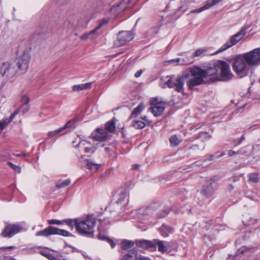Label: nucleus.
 I'll use <instances>...</instances> for the list:
<instances>
[{"label":"nucleus","mask_w":260,"mask_h":260,"mask_svg":"<svg viewBox=\"0 0 260 260\" xmlns=\"http://www.w3.org/2000/svg\"><path fill=\"white\" fill-rule=\"evenodd\" d=\"M260 65V47L237 55L233 59L232 68L240 78L248 76L250 68Z\"/></svg>","instance_id":"nucleus-1"},{"label":"nucleus","mask_w":260,"mask_h":260,"mask_svg":"<svg viewBox=\"0 0 260 260\" xmlns=\"http://www.w3.org/2000/svg\"><path fill=\"white\" fill-rule=\"evenodd\" d=\"M213 71L214 72V70L211 69V68L205 70L197 67L191 68V76L193 78L187 82L188 89H192L196 86L205 84L206 81H205V79H208L209 81L212 83V77H214L212 73Z\"/></svg>","instance_id":"nucleus-2"},{"label":"nucleus","mask_w":260,"mask_h":260,"mask_svg":"<svg viewBox=\"0 0 260 260\" xmlns=\"http://www.w3.org/2000/svg\"><path fill=\"white\" fill-rule=\"evenodd\" d=\"M211 69L214 70L213 71L214 77H212V83L217 81L227 82L231 80L234 75L232 73L230 65L225 61L218 60L214 64Z\"/></svg>","instance_id":"nucleus-3"},{"label":"nucleus","mask_w":260,"mask_h":260,"mask_svg":"<svg viewBox=\"0 0 260 260\" xmlns=\"http://www.w3.org/2000/svg\"><path fill=\"white\" fill-rule=\"evenodd\" d=\"M95 223V220L92 218V216L88 215L84 220L80 221L78 219H75V226L79 234L89 238H93Z\"/></svg>","instance_id":"nucleus-4"},{"label":"nucleus","mask_w":260,"mask_h":260,"mask_svg":"<svg viewBox=\"0 0 260 260\" xmlns=\"http://www.w3.org/2000/svg\"><path fill=\"white\" fill-rule=\"evenodd\" d=\"M191 76V69L182 73V75L179 77H175V76H167L169 78L166 82V85L170 88H174L178 92H183L184 91V84L185 80L189 78Z\"/></svg>","instance_id":"nucleus-5"},{"label":"nucleus","mask_w":260,"mask_h":260,"mask_svg":"<svg viewBox=\"0 0 260 260\" xmlns=\"http://www.w3.org/2000/svg\"><path fill=\"white\" fill-rule=\"evenodd\" d=\"M30 57L28 53H23L17 57L13 63L19 75L25 73L29 67Z\"/></svg>","instance_id":"nucleus-6"},{"label":"nucleus","mask_w":260,"mask_h":260,"mask_svg":"<svg viewBox=\"0 0 260 260\" xmlns=\"http://www.w3.org/2000/svg\"><path fill=\"white\" fill-rule=\"evenodd\" d=\"M246 34V28L245 27H242L240 30L235 35L232 36L230 40L227 41L223 45H222L217 52L219 53L223 52L227 49L235 45L244 38Z\"/></svg>","instance_id":"nucleus-7"},{"label":"nucleus","mask_w":260,"mask_h":260,"mask_svg":"<svg viewBox=\"0 0 260 260\" xmlns=\"http://www.w3.org/2000/svg\"><path fill=\"white\" fill-rule=\"evenodd\" d=\"M52 235H58L64 237L71 236L72 234L64 230L59 229L52 226H49L44 230L36 233L37 236L47 237Z\"/></svg>","instance_id":"nucleus-8"},{"label":"nucleus","mask_w":260,"mask_h":260,"mask_svg":"<svg viewBox=\"0 0 260 260\" xmlns=\"http://www.w3.org/2000/svg\"><path fill=\"white\" fill-rule=\"evenodd\" d=\"M0 74L2 76H6L8 79H12L18 75L17 70L15 68L13 62H4L0 67Z\"/></svg>","instance_id":"nucleus-9"},{"label":"nucleus","mask_w":260,"mask_h":260,"mask_svg":"<svg viewBox=\"0 0 260 260\" xmlns=\"http://www.w3.org/2000/svg\"><path fill=\"white\" fill-rule=\"evenodd\" d=\"M134 38L133 32L131 31H121L117 35V40L114 42V46L119 47L130 42Z\"/></svg>","instance_id":"nucleus-10"},{"label":"nucleus","mask_w":260,"mask_h":260,"mask_svg":"<svg viewBox=\"0 0 260 260\" xmlns=\"http://www.w3.org/2000/svg\"><path fill=\"white\" fill-rule=\"evenodd\" d=\"M22 229V227L19 224H9L5 227L1 234L4 237H11Z\"/></svg>","instance_id":"nucleus-11"},{"label":"nucleus","mask_w":260,"mask_h":260,"mask_svg":"<svg viewBox=\"0 0 260 260\" xmlns=\"http://www.w3.org/2000/svg\"><path fill=\"white\" fill-rule=\"evenodd\" d=\"M82 167L85 168L90 172H95L102 166V164H98L90 159H82L80 161Z\"/></svg>","instance_id":"nucleus-12"},{"label":"nucleus","mask_w":260,"mask_h":260,"mask_svg":"<svg viewBox=\"0 0 260 260\" xmlns=\"http://www.w3.org/2000/svg\"><path fill=\"white\" fill-rule=\"evenodd\" d=\"M91 137L96 141H103L108 137V134L104 129L97 128L91 134Z\"/></svg>","instance_id":"nucleus-13"},{"label":"nucleus","mask_w":260,"mask_h":260,"mask_svg":"<svg viewBox=\"0 0 260 260\" xmlns=\"http://www.w3.org/2000/svg\"><path fill=\"white\" fill-rule=\"evenodd\" d=\"M153 240L150 241L147 240H136L135 245L137 247L144 249L153 248L154 247Z\"/></svg>","instance_id":"nucleus-14"},{"label":"nucleus","mask_w":260,"mask_h":260,"mask_svg":"<svg viewBox=\"0 0 260 260\" xmlns=\"http://www.w3.org/2000/svg\"><path fill=\"white\" fill-rule=\"evenodd\" d=\"M223 0H208L206 1V3L204 6H203L202 7H201L200 8L191 10L190 11V12L191 13L201 12L202 11H203L204 10L208 9L212 6H215V5L218 4V3H220Z\"/></svg>","instance_id":"nucleus-15"},{"label":"nucleus","mask_w":260,"mask_h":260,"mask_svg":"<svg viewBox=\"0 0 260 260\" xmlns=\"http://www.w3.org/2000/svg\"><path fill=\"white\" fill-rule=\"evenodd\" d=\"M223 0H208L206 1V3L204 6H203L202 7H201L200 8L191 10L190 11V12L191 13L201 12L202 11H203L204 10L208 9L212 6H215V5L218 4V3H220Z\"/></svg>","instance_id":"nucleus-16"},{"label":"nucleus","mask_w":260,"mask_h":260,"mask_svg":"<svg viewBox=\"0 0 260 260\" xmlns=\"http://www.w3.org/2000/svg\"><path fill=\"white\" fill-rule=\"evenodd\" d=\"M133 187L132 182L129 181L125 183L123 186H121L117 191H115V193H118L120 195H126L129 193L130 190Z\"/></svg>","instance_id":"nucleus-17"},{"label":"nucleus","mask_w":260,"mask_h":260,"mask_svg":"<svg viewBox=\"0 0 260 260\" xmlns=\"http://www.w3.org/2000/svg\"><path fill=\"white\" fill-rule=\"evenodd\" d=\"M129 2L130 0H123L117 6H113L111 8V11L114 12L117 11V13L122 11L128 7Z\"/></svg>","instance_id":"nucleus-18"},{"label":"nucleus","mask_w":260,"mask_h":260,"mask_svg":"<svg viewBox=\"0 0 260 260\" xmlns=\"http://www.w3.org/2000/svg\"><path fill=\"white\" fill-rule=\"evenodd\" d=\"M138 254L137 250L132 249L124 254L121 260H138Z\"/></svg>","instance_id":"nucleus-19"},{"label":"nucleus","mask_w":260,"mask_h":260,"mask_svg":"<svg viewBox=\"0 0 260 260\" xmlns=\"http://www.w3.org/2000/svg\"><path fill=\"white\" fill-rule=\"evenodd\" d=\"M159 230L161 236L165 237L169 236V235L172 234L173 232L172 228L165 223H163L161 225Z\"/></svg>","instance_id":"nucleus-20"},{"label":"nucleus","mask_w":260,"mask_h":260,"mask_svg":"<svg viewBox=\"0 0 260 260\" xmlns=\"http://www.w3.org/2000/svg\"><path fill=\"white\" fill-rule=\"evenodd\" d=\"M78 119L76 118H73L72 119L68 121V122L62 127V129L64 131L66 129H69V131H71L76 127L77 122Z\"/></svg>","instance_id":"nucleus-21"},{"label":"nucleus","mask_w":260,"mask_h":260,"mask_svg":"<svg viewBox=\"0 0 260 260\" xmlns=\"http://www.w3.org/2000/svg\"><path fill=\"white\" fill-rule=\"evenodd\" d=\"M152 113L155 117H158L164 112L165 107L161 105H156L150 108Z\"/></svg>","instance_id":"nucleus-22"},{"label":"nucleus","mask_w":260,"mask_h":260,"mask_svg":"<svg viewBox=\"0 0 260 260\" xmlns=\"http://www.w3.org/2000/svg\"><path fill=\"white\" fill-rule=\"evenodd\" d=\"M153 242L154 243L153 249H155L156 246H157L158 251L161 253H164L167 251L168 249L167 247L165 246L163 241H159L157 239H154Z\"/></svg>","instance_id":"nucleus-23"},{"label":"nucleus","mask_w":260,"mask_h":260,"mask_svg":"<svg viewBox=\"0 0 260 260\" xmlns=\"http://www.w3.org/2000/svg\"><path fill=\"white\" fill-rule=\"evenodd\" d=\"M144 109V105L143 103H140L138 106L132 111L129 119H132L138 116Z\"/></svg>","instance_id":"nucleus-24"},{"label":"nucleus","mask_w":260,"mask_h":260,"mask_svg":"<svg viewBox=\"0 0 260 260\" xmlns=\"http://www.w3.org/2000/svg\"><path fill=\"white\" fill-rule=\"evenodd\" d=\"M121 248L123 250H127L135 245V240H123L120 243Z\"/></svg>","instance_id":"nucleus-25"},{"label":"nucleus","mask_w":260,"mask_h":260,"mask_svg":"<svg viewBox=\"0 0 260 260\" xmlns=\"http://www.w3.org/2000/svg\"><path fill=\"white\" fill-rule=\"evenodd\" d=\"M91 82H88L85 84L75 85L72 87V90L74 91H79L82 90L88 89L91 88Z\"/></svg>","instance_id":"nucleus-26"},{"label":"nucleus","mask_w":260,"mask_h":260,"mask_svg":"<svg viewBox=\"0 0 260 260\" xmlns=\"http://www.w3.org/2000/svg\"><path fill=\"white\" fill-rule=\"evenodd\" d=\"M212 182L210 183L209 185H204L200 191H198L200 193L203 195H209L212 194L213 192V189L212 187Z\"/></svg>","instance_id":"nucleus-27"},{"label":"nucleus","mask_w":260,"mask_h":260,"mask_svg":"<svg viewBox=\"0 0 260 260\" xmlns=\"http://www.w3.org/2000/svg\"><path fill=\"white\" fill-rule=\"evenodd\" d=\"M116 126L114 121L111 120L105 124V130L110 133L114 132L115 131Z\"/></svg>","instance_id":"nucleus-28"},{"label":"nucleus","mask_w":260,"mask_h":260,"mask_svg":"<svg viewBox=\"0 0 260 260\" xmlns=\"http://www.w3.org/2000/svg\"><path fill=\"white\" fill-rule=\"evenodd\" d=\"M71 184V180L70 179H67L64 180H59L56 184V188L60 189L61 188L69 186Z\"/></svg>","instance_id":"nucleus-29"},{"label":"nucleus","mask_w":260,"mask_h":260,"mask_svg":"<svg viewBox=\"0 0 260 260\" xmlns=\"http://www.w3.org/2000/svg\"><path fill=\"white\" fill-rule=\"evenodd\" d=\"M181 62H180V65H188L193 62V56L192 55L186 56L184 57L181 58Z\"/></svg>","instance_id":"nucleus-30"},{"label":"nucleus","mask_w":260,"mask_h":260,"mask_svg":"<svg viewBox=\"0 0 260 260\" xmlns=\"http://www.w3.org/2000/svg\"><path fill=\"white\" fill-rule=\"evenodd\" d=\"M211 136L207 132H201L199 133L196 136V139H201L202 141H204L207 140H209Z\"/></svg>","instance_id":"nucleus-31"},{"label":"nucleus","mask_w":260,"mask_h":260,"mask_svg":"<svg viewBox=\"0 0 260 260\" xmlns=\"http://www.w3.org/2000/svg\"><path fill=\"white\" fill-rule=\"evenodd\" d=\"M248 180L252 183H257L259 181L258 174L257 173H252L248 175Z\"/></svg>","instance_id":"nucleus-32"},{"label":"nucleus","mask_w":260,"mask_h":260,"mask_svg":"<svg viewBox=\"0 0 260 260\" xmlns=\"http://www.w3.org/2000/svg\"><path fill=\"white\" fill-rule=\"evenodd\" d=\"M146 125V123L141 120H136L133 122V126L136 129H142Z\"/></svg>","instance_id":"nucleus-33"},{"label":"nucleus","mask_w":260,"mask_h":260,"mask_svg":"<svg viewBox=\"0 0 260 260\" xmlns=\"http://www.w3.org/2000/svg\"><path fill=\"white\" fill-rule=\"evenodd\" d=\"M253 247H241L240 248H239L236 253L235 254H234L233 256V260H236V257L240 254H243L245 252V251L246 250H250L251 249H252Z\"/></svg>","instance_id":"nucleus-34"},{"label":"nucleus","mask_w":260,"mask_h":260,"mask_svg":"<svg viewBox=\"0 0 260 260\" xmlns=\"http://www.w3.org/2000/svg\"><path fill=\"white\" fill-rule=\"evenodd\" d=\"M257 221V219H253L251 217L248 218V217H246L245 219L244 220H243V223L244 225L249 226L251 224H254L256 223Z\"/></svg>","instance_id":"nucleus-35"},{"label":"nucleus","mask_w":260,"mask_h":260,"mask_svg":"<svg viewBox=\"0 0 260 260\" xmlns=\"http://www.w3.org/2000/svg\"><path fill=\"white\" fill-rule=\"evenodd\" d=\"M109 20L107 19H103L100 21L99 25L93 30L91 33H95L98 30L100 29L104 25L108 23Z\"/></svg>","instance_id":"nucleus-36"},{"label":"nucleus","mask_w":260,"mask_h":260,"mask_svg":"<svg viewBox=\"0 0 260 260\" xmlns=\"http://www.w3.org/2000/svg\"><path fill=\"white\" fill-rule=\"evenodd\" d=\"M75 219H67L66 220H63L62 223L67 224L68 225V226L71 229V230H73L75 225Z\"/></svg>","instance_id":"nucleus-37"},{"label":"nucleus","mask_w":260,"mask_h":260,"mask_svg":"<svg viewBox=\"0 0 260 260\" xmlns=\"http://www.w3.org/2000/svg\"><path fill=\"white\" fill-rule=\"evenodd\" d=\"M12 121L9 118H5L0 121V130L2 131Z\"/></svg>","instance_id":"nucleus-38"},{"label":"nucleus","mask_w":260,"mask_h":260,"mask_svg":"<svg viewBox=\"0 0 260 260\" xmlns=\"http://www.w3.org/2000/svg\"><path fill=\"white\" fill-rule=\"evenodd\" d=\"M170 142L172 145L176 146L179 144V141L176 135L172 136L170 138Z\"/></svg>","instance_id":"nucleus-39"},{"label":"nucleus","mask_w":260,"mask_h":260,"mask_svg":"<svg viewBox=\"0 0 260 260\" xmlns=\"http://www.w3.org/2000/svg\"><path fill=\"white\" fill-rule=\"evenodd\" d=\"M7 164L9 166H10L12 169H13L16 172L18 173H21V168L18 166L14 165L10 161H8Z\"/></svg>","instance_id":"nucleus-40"},{"label":"nucleus","mask_w":260,"mask_h":260,"mask_svg":"<svg viewBox=\"0 0 260 260\" xmlns=\"http://www.w3.org/2000/svg\"><path fill=\"white\" fill-rule=\"evenodd\" d=\"M62 131H63V130H62V128L60 127V128H58L57 129H56L55 131L49 132L48 134V137L49 138H52L54 136L59 134L60 132H62Z\"/></svg>","instance_id":"nucleus-41"},{"label":"nucleus","mask_w":260,"mask_h":260,"mask_svg":"<svg viewBox=\"0 0 260 260\" xmlns=\"http://www.w3.org/2000/svg\"><path fill=\"white\" fill-rule=\"evenodd\" d=\"M254 236V234L252 233L251 231H248L246 232L244 235L243 236V239L244 241H248L252 238Z\"/></svg>","instance_id":"nucleus-42"},{"label":"nucleus","mask_w":260,"mask_h":260,"mask_svg":"<svg viewBox=\"0 0 260 260\" xmlns=\"http://www.w3.org/2000/svg\"><path fill=\"white\" fill-rule=\"evenodd\" d=\"M19 108L22 114H24L28 111L29 109V106L27 104H22Z\"/></svg>","instance_id":"nucleus-43"},{"label":"nucleus","mask_w":260,"mask_h":260,"mask_svg":"<svg viewBox=\"0 0 260 260\" xmlns=\"http://www.w3.org/2000/svg\"><path fill=\"white\" fill-rule=\"evenodd\" d=\"M48 223L49 224H62V220H59L57 219H50L47 220Z\"/></svg>","instance_id":"nucleus-44"},{"label":"nucleus","mask_w":260,"mask_h":260,"mask_svg":"<svg viewBox=\"0 0 260 260\" xmlns=\"http://www.w3.org/2000/svg\"><path fill=\"white\" fill-rule=\"evenodd\" d=\"M181 62V58H177L175 59H171L168 61V62L169 63H174L176 64H180V62Z\"/></svg>","instance_id":"nucleus-45"},{"label":"nucleus","mask_w":260,"mask_h":260,"mask_svg":"<svg viewBox=\"0 0 260 260\" xmlns=\"http://www.w3.org/2000/svg\"><path fill=\"white\" fill-rule=\"evenodd\" d=\"M161 102L158 101V99L157 98H153L150 102V104L151 105H153L154 106L156 105H160Z\"/></svg>","instance_id":"nucleus-46"},{"label":"nucleus","mask_w":260,"mask_h":260,"mask_svg":"<svg viewBox=\"0 0 260 260\" xmlns=\"http://www.w3.org/2000/svg\"><path fill=\"white\" fill-rule=\"evenodd\" d=\"M247 147H244L242 148V149L238 150L236 151V154H239V155H244L246 153H247V150L246 149Z\"/></svg>","instance_id":"nucleus-47"},{"label":"nucleus","mask_w":260,"mask_h":260,"mask_svg":"<svg viewBox=\"0 0 260 260\" xmlns=\"http://www.w3.org/2000/svg\"><path fill=\"white\" fill-rule=\"evenodd\" d=\"M21 102L22 104H27L28 105L29 102V98L26 95H24L22 97Z\"/></svg>","instance_id":"nucleus-48"},{"label":"nucleus","mask_w":260,"mask_h":260,"mask_svg":"<svg viewBox=\"0 0 260 260\" xmlns=\"http://www.w3.org/2000/svg\"><path fill=\"white\" fill-rule=\"evenodd\" d=\"M93 33H91V31L89 33H85L84 35L80 36V39L82 40L85 41L89 38V36L91 35Z\"/></svg>","instance_id":"nucleus-49"},{"label":"nucleus","mask_w":260,"mask_h":260,"mask_svg":"<svg viewBox=\"0 0 260 260\" xmlns=\"http://www.w3.org/2000/svg\"><path fill=\"white\" fill-rule=\"evenodd\" d=\"M205 52V51L204 50H202V49H198V50H197L194 53V54H193L192 55L193 56V57H195V56H201L202 54H203V53Z\"/></svg>","instance_id":"nucleus-50"},{"label":"nucleus","mask_w":260,"mask_h":260,"mask_svg":"<svg viewBox=\"0 0 260 260\" xmlns=\"http://www.w3.org/2000/svg\"><path fill=\"white\" fill-rule=\"evenodd\" d=\"M96 149V148L95 147H90V148L85 147V150H84V152L85 153H88V152H91L92 153H93L95 151Z\"/></svg>","instance_id":"nucleus-51"},{"label":"nucleus","mask_w":260,"mask_h":260,"mask_svg":"<svg viewBox=\"0 0 260 260\" xmlns=\"http://www.w3.org/2000/svg\"><path fill=\"white\" fill-rule=\"evenodd\" d=\"M106 241H107L110 244L112 248L115 247L116 244L112 239L108 237Z\"/></svg>","instance_id":"nucleus-52"},{"label":"nucleus","mask_w":260,"mask_h":260,"mask_svg":"<svg viewBox=\"0 0 260 260\" xmlns=\"http://www.w3.org/2000/svg\"><path fill=\"white\" fill-rule=\"evenodd\" d=\"M106 241H107L110 244L112 248L115 247L116 244L112 239L108 237Z\"/></svg>","instance_id":"nucleus-53"},{"label":"nucleus","mask_w":260,"mask_h":260,"mask_svg":"<svg viewBox=\"0 0 260 260\" xmlns=\"http://www.w3.org/2000/svg\"><path fill=\"white\" fill-rule=\"evenodd\" d=\"M20 110V108L18 109H16L13 114H12L11 115V116H10L9 117V119H10V120L12 121L13 119L14 118V117H15V116L18 114V113H19V111Z\"/></svg>","instance_id":"nucleus-54"},{"label":"nucleus","mask_w":260,"mask_h":260,"mask_svg":"<svg viewBox=\"0 0 260 260\" xmlns=\"http://www.w3.org/2000/svg\"><path fill=\"white\" fill-rule=\"evenodd\" d=\"M107 238H108V237L103 235L101 232L99 233V234L98 236V238L101 240H105L106 241V240Z\"/></svg>","instance_id":"nucleus-55"},{"label":"nucleus","mask_w":260,"mask_h":260,"mask_svg":"<svg viewBox=\"0 0 260 260\" xmlns=\"http://www.w3.org/2000/svg\"><path fill=\"white\" fill-rule=\"evenodd\" d=\"M170 211V209L169 208H167L166 209H164L162 212V217H164L166 215H167Z\"/></svg>","instance_id":"nucleus-56"},{"label":"nucleus","mask_w":260,"mask_h":260,"mask_svg":"<svg viewBox=\"0 0 260 260\" xmlns=\"http://www.w3.org/2000/svg\"><path fill=\"white\" fill-rule=\"evenodd\" d=\"M246 199L249 201H258V199H255V198H254V196H247Z\"/></svg>","instance_id":"nucleus-57"},{"label":"nucleus","mask_w":260,"mask_h":260,"mask_svg":"<svg viewBox=\"0 0 260 260\" xmlns=\"http://www.w3.org/2000/svg\"><path fill=\"white\" fill-rule=\"evenodd\" d=\"M189 149L190 150H197L199 149V146L197 144L192 145L189 147Z\"/></svg>","instance_id":"nucleus-58"},{"label":"nucleus","mask_w":260,"mask_h":260,"mask_svg":"<svg viewBox=\"0 0 260 260\" xmlns=\"http://www.w3.org/2000/svg\"><path fill=\"white\" fill-rule=\"evenodd\" d=\"M228 154L229 155V156L232 157L233 155L236 154V151L231 150L228 152Z\"/></svg>","instance_id":"nucleus-59"},{"label":"nucleus","mask_w":260,"mask_h":260,"mask_svg":"<svg viewBox=\"0 0 260 260\" xmlns=\"http://www.w3.org/2000/svg\"><path fill=\"white\" fill-rule=\"evenodd\" d=\"M199 0H187L186 2V5L188 6H190L192 3H196L198 2Z\"/></svg>","instance_id":"nucleus-60"},{"label":"nucleus","mask_w":260,"mask_h":260,"mask_svg":"<svg viewBox=\"0 0 260 260\" xmlns=\"http://www.w3.org/2000/svg\"><path fill=\"white\" fill-rule=\"evenodd\" d=\"M142 73V70L138 71L135 73V77H136V78L139 77L141 75Z\"/></svg>","instance_id":"nucleus-61"},{"label":"nucleus","mask_w":260,"mask_h":260,"mask_svg":"<svg viewBox=\"0 0 260 260\" xmlns=\"http://www.w3.org/2000/svg\"><path fill=\"white\" fill-rule=\"evenodd\" d=\"M15 156H17V157H20V156H24V157H26L27 156V154L25 153H23V152H21L20 153H18V154H15Z\"/></svg>","instance_id":"nucleus-62"},{"label":"nucleus","mask_w":260,"mask_h":260,"mask_svg":"<svg viewBox=\"0 0 260 260\" xmlns=\"http://www.w3.org/2000/svg\"><path fill=\"white\" fill-rule=\"evenodd\" d=\"M141 119L146 122V125L149 124V121L147 120L146 116H144L143 117H142Z\"/></svg>","instance_id":"nucleus-63"},{"label":"nucleus","mask_w":260,"mask_h":260,"mask_svg":"<svg viewBox=\"0 0 260 260\" xmlns=\"http://www.w3.org/2000/svg\"><path fill=\"white\" fill-rule=\"evenodd\" d=\"M234 142L235 143V146H238V145L241 144L242 142H241V141L240 142V139H239L235 140L234 141Z\"/></svg>","instance_id":"nucleus-64"}]
</instances>
